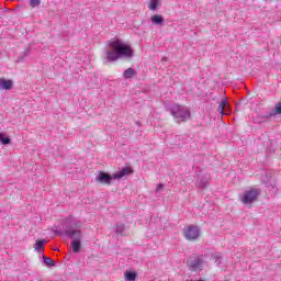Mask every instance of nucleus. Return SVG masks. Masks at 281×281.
Returning a JSON list of instances; mask_svg holds the SVG:
<instances>
[{"mask_svg": "<svg viewBox=\"0 0 281 281\" xmlns=\"http://www.w3.org/2000/svg\"><path fill=\"white\" fill-rule=\"evenodd\" d=\"M81 226L82 224L76 221L74 217H67L64 221V227H66V229L57 231V234H60V236H67L68 238L72 239L70 247H72L74 254H79L80 247H82V231L76 229Z\"/></svg>", "mask_w": 281, "mask_h": 281, "instance_id": "1", "label": "nucleus"}, {"mask_svg": "<svg viewBox=\"0 0 281 281\" xmlns=\"http://www.w3.org/2000/svg\"><path fill=\"white\" fill-rule=\"evenodd\" d=\"M108 47L113 50H105V58L109 63L120 60V58H133L135 52L131 46L121 40H112L108 42Z\"/></svg>", "mask_w": 281, "mask_h": 281, "instance_id": "2", "label": "nucleus"}, {"mask_svg": "<svg viewBox=\"0 0 281 281\" xmlns=\"http://www.w3.org/2000/svg\"><path fill=\"white\" fill-rule=\"evenodd\" d=\"M132 173H133V170H131V168L128 167H125L122 170L116 171L113 176L104 171H100L95 177V181L98 183H103L104 186H111L113 179H124V177H127V175H132Z\"/></svg>", "mask_w": 281, "mask_h": 281, "instance_id": "3", "label": "nucleus"}, {"mask_svg": "<svg viewBox=\"0 0 281 281\" xmlns=\"http://www.w3.org/2000/svg\"><path fill=\"white\" fill-rule=\"evenodd\" d=\"M227 106H229V103L225 98V90H221L218 92V99H213V103H212L213 111L221 119L223 117V115H227Z\"/></svg>", "mask_w": 281, "mask_h": 281, "instance_id": "4", "label": "nucleus"}, {"mask_svg": "<svg viewBox=\"0 0 281 281\" xmlns=\"http://www.w3.org/2000/svg\"><path fill=\"white\" fill-rule=\"evenodd\" d=\"M170 113L176 122H186V120H190V110L183 105L175 104L170 109Z\"/></svg>", "mask_w": 281, "mask_h": 281, "instance_id": "5", "label": "nucleus"}, {"mask_svg": "<svg viewBox=\"0 0 281 281\" xmlns=\"http://www.w3.org/2000/svg\"><path fill=\"white\" fill-rule=\"evenodd\" d=\"M260 189L257 188H251L249 190H246L240 196H239V201H241V203L244 205H249L251 203H256V201H258V196H260Z\"/></svg>", "mask_w": 281, "mask_h": 281, "instance_id": "6", "label": "nucleus"}, {"mask_svg": "<svg viewBox=\"0 0 281 281\" xmlns=\"http://www.w3.org/2000/svg\"><path fill=\"white\" fill-rule=\"evenodd\" d=\"M207 259L205 255H199L198 257L191 258L188 261V267L190 271H203Z\"/></svg>", "mask_w": 281, "mask_h": 281, "instance_id": "7", "label": "nucleus"}, {"mask_svg": "<svg viewBox=\"0 0 281 281\" xmlns=\"http://www.w3.org/2000/svg\"><path fill=\"white\" fill-rule=\"evenodd\" d=\"M182 234L186 240H190V241L199 240L201 236V228L199 226L190 225L183 229Z\"/></svg>", "mask_w": 281, "mask_h": 281, "instance_id": "8", "label": "nucleus"}, {"mask_svg": "<svg viewBox=\"0 0 281 281\" xmlns=\"http://www.w3.org/2000/svg\"><path fill=\"white\" fill-rule=\"evenodd\" d=\"M159 8H161V0H149L148 10L151 12H157Z\"/></svg>", "mask_w": 281, "mask_h": 281, "instance_id": "9", "label": "nucleus"}, {"mask_svg": "<svg viewBox=\"0 0 281 281\" xmlns=\"http://www.w3.org/2000/svg\"><path fill=\"white\" fill-rule=\"evenodd\" d=\"M13 83L12 80L0 79V89H4L5 91H10L12 89Z\"/></svg>", "mask_w": 281, "mask_h": 281, "instance_id": "10", "label": "nucleus"}, {"mask_svg": "<svg viewBox=\"0 0 281 281\" xmlns=\"http://www.w3.org/2000/svg\"><path fill=\"white\" fill-rule=\"evenodd\" d=\"M153 25H164V16L159 15V14H155L151 16L150 19Z\"/></svg>", "mask_w": 281, "mask_h": 281, "instance_id": "11", "label": "nucleus"}, {"mask_svg": "<svg viewBox=\"0 0 281 281\" xmlns=\"http://www.w3.org/2000/svg\"><path fill=\"white\" fill-rule=\"evenodd\" d=\"M135 76H137V72L133 68H127L123 72V78H125L126 80H128L131 78H135Z\"/></svg>", "mask_w": 281, "mask_h": 281, "instance_id": "12", "label": "nucleus"}, {"mask_svg": "<svg viewBox=\"0 0 281 281\" xmlns=\"http://www.w3.org/2000/svg\"><path fill=\"white\" fill-rule=\"evenodd\" d=\"M115 232L116 234H120V236H124L126 232V226L122 223H116L115 224Z\"/></svg>", "mask_w": 281, "mask_h": 281, "instance_id": "13", "label": "nucleus"}, {"mask_svg": "<svg viewBox=\"0 0 281 281\" xmlns=\"http://www.w3.org/2000/svg\"><path fill=\"white\" fill-rule=\"evenodd\" d=\"M45 243H47V240L42 239V240H37L34 245V249L35 251H37V254H43V245H45Z\"/></svg>", "mask_w": 281, "mask_h": 281, "instance_id": "14", "label": "nucleus"}, {"mask_svg": "<svg viewBox=\"0 0 281 281\" xmlns=\"http://www.w3.org/2000/svg\"><path fill=\"white\" fill-rule=\"evenodd\" d=\"M124 276H125V280L126 281H135V280H137V273H135L133 271H126Z\"/></svg>", "mask_w": 281, "mask_h": 281, "instance_id": "15", "label": "nucleus"}, {"mask_svg": "<svg viewBox=\"0 0 281 281\" xmlns=\"http://www.w3.org/2000/svg\"><path fill=\"white\" fill-rule=\"evenodd\" d=\"M207 186V177H203L196 181V188H205Z\"/></svg>", "mask_w": 281, "mask_h": 281, "instance_id": "16", "label": "nucleus"}, {"mask_svg": "<svg viewBox=\"0 0 281 281\" xmlns=\"http://www.w3.org/2000/svg\"><path fill=\"white\" fill-rule=\"evenodd\" d=\"M43 260L46 267H56V262L52 258L44 256Z\"/></svg>", "mask_w": 281, "mask_h": 281, "instance_id": "17", "label": "nucleus"}, {"mask_svg": "<svg viewBox=\"0 0 281 281\" xmlns=\"http://www.w3.org/2000/svg\"><path fill=\"white\" fill-rule=\"evenodd\" d=\"M0 142L5 146L8 144H11L12 140L10 139V137H7L5 134L0 133Z\"/></svg>", "mask_w": 281, "mask_h": 281, "instance_id": "18", "label": "nucleus"}, {"mask_svg": "<svg viewBox=\"0 0 281 281\" xmlns=\"http://www.w3.org/2000/svg\"><path fill=\"white\" fill-rule=\"evenodd\" d=\"M274 113L277 115H281V100L276 103V105H274Z\"/></svg>", "mask_w": 281, "mask_h": 281, "instance_id": "19", "label": "nucleus"}, {"mask_svg": "<svg viewBox=\"0 0 281 281\" xmlns=\"http://www.w3.org/2000/svg\"><path fill=\"white\" fill-rule=\"evenodd\" d=\"M31 8H38L41 5V0H30Z\"/></svg>", "mask_w": 281, "mask_h": 281, "instance_id": "20", "label": "nucleus"}, {"mask_svg": "<svg viewBox=\"0 0 281 281\" xmlns=\"http://www.w3.org/2000/svg\"><path fill=\"white\" fill-rule=\"evenodd\" d=\"M161 190H164V186L159 183L156 188V192H161Z\"/></svg>", "mask_w": 281, "mask_h": 281, "instance_id": "21", "label": "nucleus"}, {"mask_svg": "<svg viewBox=\"0 0 281 281\" xmlns=\"http://www.w3.org/2000/svg\"><path fill=\"white\" fill-rule=\"evenodd\" d=\"M213 100H218V92L213 97Z\"/></svg>", "mask_w": 281, "mask_h": 281, "instance_id": "22", "label": "nucleus"}, {"mask_svg": "<svg viewBox=\"0 0 281 281\" xmlns=\"http://www.w3.org/2000/svg\"><path fill=\"white\" fill-rule=\"evenodd\" d=\"M27 54H29V50L25 52V56H27Z\"/></svg>", "mask_w": 281, "mask_h": 281, "instance_id": "23", "label": "nucleus"}, {"mask_svg": "<svg viewBox=\"0 0 281 281\" xmlns=\"http://www.w3.org/2000/svg\"><path fill=\"white\" fill-rule=\"evenodd\" d=\"M54 251H58V248H54Z\"/></svg>", "mask_w": 281, "mask_h": 281, "instance_id": "24", "label": "nucleus"}]
</instances>
